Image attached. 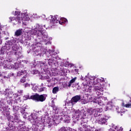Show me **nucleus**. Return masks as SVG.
I'll return each mask as SVG.
<instances>
[{"label":"nucleus","instance_id":"f03ea898","mask_svg":"<svg viewBox=\"0 0 131 131\" xmlns=\"http://www.w3.org/2000/svg\"><path fill=\"white\" fill-rule=\"evenodd\" d=\"M32 100H34V101H37V102H43V101H46V95H38L36 94L35 95L31 96Z\"/></svg>","mask_w":131,"mask_h":131},{"label":"nucleus","instance_id":"393cba45","mask_svg":"<svg viewBox=\"0 0 131 131\" xmlns=\"http://www.w3.org/2000/svg\"><path fill=\"white\" fill-rule=\"evenodd\" d=\"M45 90H46V88H40V92H42L43 91H45Z\"/></svg>","mask_w":131,"mask_h":131},{"label":"nucleus","instance_id":"a211bd4d","mask_svg":"<svg viewBox=\"0 0 131 131\" xmlns=\"http://www.w3.org/2000/svg\"><path fill=\"white\" fill-rule=\"evenodd\" d=\"M59 91V88L58 87H55L53 89V93L56 94L57 92Z\"/></svg>","mask_w":131,"mask_h":131},{"label":"nucleus","instance_id":"c85d7f7f","mask_svg":"<svg viewBox=\"0 0 131 131\" xmlns=\"http://www.w3.org/2000/svg\"><path fill=\"white\" fill-rule=\"evenodd\" d=\"M110 109V108H108V106H106L105 111H107V110H109Z\"/></svg>","mask_w":131,"mask_h":131},{"label":"nucleus","instance_id":"6ab92c4d","mask_svg":"<svg viewBox=\"0 0 131 131\" xmlns=\"http://www.w3.org/2000/svg\"><path fill=\"white\" fill-rule=\"evenodd\" d=\"M100 121H101L102 124H103L107 121V119H106V118H101Z\"/></svg>","mask_w":131,"mask_h":131},{"label":"nucleus","instance_id":"b1692460","mask_svg":"<svg viewBox=\"0 0 131 131\" xmlns=\"http://www.w3.org/2000/svg\"><path fill=\"white\" fill-rule=\"evenodd\" d=\"M25 86L26 88H28V86H30V84H29L28 83H26V84H25Z\"/></svg>","mask_w":131,"mask_h":131},{"label":"nucleus","instance_id":"473e14b6","mask_svg":"<svg viewBox=\"0 0 131 131\" xmlns=\"http://www.w3.org/2000/svg\"><path fill=\"white\" fill-rule=\"evenodd\" d=\"M42 17H43V18H44V17L46 18V15H42Z\"/></svg>","mask_w":131,"mask_h":131},{"label":"nucleus","instance_id":"7c9ffc66","mask_svg":"<svg viewBox=\"0 0 131 131\" xmlns=\"http://www.w3.org/2000/svg\"><path fill=\"white\" fill-rule=\"evenodd\" d=\"M109 131H114V129H112V128H111Z\"/></svg>","mask_w":131,"mask_h":131},{"label":"nucleus","instance_id":"39448f33","mask_svg":"<svg viewBox=\"0 0 131 131\" xmlns=\"http://www.w3.org/2000/svg\"><path fill=\"white\" fill-rule=\"evenodd\" d=\"M49 19L50 20V24L51 25H56L57 23H58V17L53 16L51 15L49 17Z\"/></svg>","mask_w":131,"mask_h":131},{"label":"nucleus","instance_id":"1a4fd4ad","mask_svg":"<svg viewBox=\"0 0 131 131\" xmlns=\"http://www.w3.org/2000/svg\"><path fill=\"white\" fill-rule=\"evenodd\" d=\"M39 32V33H41L42 38L43 41H47V44L49 43V38H48V36H47V35H43V34H42L41 33V32Z\"/></svg>","mask_w":131,"mask_h":131},{"label":"nucleus","instance_id":"4c0bfd02","mask_svg":"<svg viewBox=\"0 0 131 131\" xmlns=\"http://www.w3.org/2000/svg\"><path fill=\"white\" fill-rule=\"evenodd\" d=\"M120 112H121V113H122V112H121V111H120V112H119V113H120Z\"/></svg>","mask_w":131,"mask_h":131},{"label":"nucleus","instance_id":"cd10ccee","mask_svg":"<svg viewBox=\"0 0 131 131\" xmlns=\"http://www.w3.org/2000/svg\"><path fill=\"white\" fill-rule=\"evenodd\" d=\"M27 33H30L31 34H33V33H31V31L27 32Z\"/></svg>","mask_w":131,"mask_h":131},{"label":"nucleus","instance_id":"dca6fc26","mask_svg":"<svg viewBox=\"0 0 131 131\" xmlns=\"http://www.w3.org/2000/svg\"><path fill=\"white\" fill-rule=\"evenodd\" d=\"M63 116L66 120H69V119H70V118L69 117V115H67V113H63Z\"/></svg>","mask_w":131,"mask_h":131},{"label":"nucleus","instance_id":"4468645a","mask_svg":"<svg viewBox=\"0 0 131 131\" xmlns=\"http://www.w3.org/2000/svg\"><path fill=\"white\" fill-rule=\"evenodd\" d=\"M5 96L6 97V98H9L10 100H12V93H6L5 94Z\"/></svg>","mask_w":131,"mask_h":131},{"label":"nucleus","instance_id":"9d476101","mask_svg":"<svg viewBox=\"0 0 131 131\" xmlns=\"http://www.w3.org/2000/svg\"><path fill=\"white\" fill-rule=\"evenodd\" d=\"M21 75H25V76H26V75H27V73L24 70L18 72L17 73V76H21Z\"/></svg>","mask_w":131,"mask_h":131},{"label":"nucleus","instance_id":"e433bc0d","mask_svg":"<svg viewBox=\"0 0 131 131\" xmlns=\"http://www.w3.org/2000/svg\"><path fill=\"white\" fill-rule=\"evenodd\" d=\"M89 102H92V100L89 99Z\"/></svg>","mask_w":131,"mask_h":131},{"label":"nucleus","instance_id":"412c9836","mask_svg":"<svg viewBox=\"0 0 131 131\" xmlns=\"http://www.w3.org/2000/svg\"><path fill=\"white\" fill-rule=\"evenodd\" d=\"M87 112L89 113V115H92L94 113L93 112V111L91 109H88L87 110Z\"/></svg>","mask_w":131,"mask_h":131},{"label":"nucleus","instance_id":"ddd939ff","mask_svg":"<svg viewBox=\"0 0 131 131\" xmlns=\"http://www.w3.org/2000/svg\"><path fill=\"white\" fill-rule=\"evenodd\" d=\"M21 33H22V29L17 30L15 33V35H16V36H19V35H20Z\"/></svg>","mask_w":131,"mask_h":131},{"label":"nucleus","instance_id":"0eeeda50","mask_svg":"<svg viewBox=\"0 0 131 131\" xmlns=\"http://www.w3.org/2000/svg\"><path fill=\"white\" fill-rule=\"evenodd\" d=\"M57 21L61 25H62V24H64V23H67V22H68L67 19L60 17H57Z\"/></svg>","mask_w":131,"mask_h":131},{"label":"nucleus","instance_id":"9b49d317","mask_svg":"<svg viewBox=\"0 0 131 131\" xmlns=\"http://www.w3.org/2000/svg\"><path fill=\"white\" fill-rule=\"evenodd\" d=\"M94 89L96 91H100V92H103V91L105 90V88L102 86H100V87H99L98 86H95Z\"/></svg>","mask_w":131,"mask_h":131},{"label":"nucleus","instance_id":"aec40b11","mask_svg":"<svg viewBox=\"0 0 131 131\" xmlns=\"http://www.w3.org/2000/svg\"><path fill=\"white\" fill-rule=\"evenodd\" d=\"M26 77H27L26 76H25L24 77H23L21 80L20 81L23 83L25 82V81H26Z\"/></svg>","mask_w":131,"mask_h":131},{"label":"nucleus","instance_id":"20e7f679","mask_svg":"<svg viewBox=\"0 0 131 131\" xmlns=\"http://www.w3.org/2000/svg\"><path fill=\"white\" fill-rule=\"evenodd\" d=\"M108 100H107V98L106 97H99V98L97 99V103L98 105H100V106H103L104 105V102L105 103H107V101Z\"/></svg>","mask_w":131,"mask_h":131},{"label":"nucleus","instance_id":"2eb2a0df","mask_svg":"<svg viewBox=\"0 0 131 131\" xmlns=\"http://www.w3.org/2000/svg\"><path fill=\"white\" fill-rule=\"evenodd\" d=\"M29 99H31V96L29 97V95L28 94L24 95L23 97V100H24L25 101H26V100H28Z\"/></svg>","mask_w":131,"mask_h":131},{"label":"nucleus","instance_id":"6e6552de","mask_svg":"<svg viewBox=\"0 0 131 131\" xmlns=\"http://www.w3.org/2000/svg\"><path fill=\"white\" fill-rule=\"evenodd\" d=\"M80 100V96H76L72 99V103H77L78 101Z\"/></svg>","mask_w":131,"mask_h":131},{"label":"nucleus","instance_id":"a878e982","mask_svg":"<svg viewBox=\"0 0 131 131\" xmlns=\"http://www.w3.org/2000/svg\"><path fill=\"white\" fill-rule=\"evenodd\" d=\"M33 91H36V90H37V86H35L33 87Z\"/></svg>","mask_w":131,"mask_h":131},{"label":"nucleus","instance_id":"ea45409f","mask_svg":"<svg viewBox=\"0 0 131 131\" xmlns=\"http://www.w3.org/2000/svg\"><path fill=\"white\" fill-rule=\"evenodd\" d=\"M32 31H34V30H32Z\"/></svg>","mask_w":131,"mask_h":131},{"label":"nucleus","instance_id":"72a5a7b5","mask_svg":"<svg viewBox=\"0 0 131 131\" xmlns=\"http://www.w3.org/2000/svg\"><path fill=\"white\" fill-rule=\"evenodd\" d=\"M119 131H122V128H120V129H119Z\"/></svg>","mask_w":131,"mask_h":131},{"label":"nucleus","instance_id":"4be33fe9","mask_svg":"<svg viewBox=\"0 0 131 131\" xmlns=\"http://www.w3.org/2000/svg\"><path fill=\"white\" fill-rule=\"evenodd\" d=\"M2 28H3V26H2V25L0 24V38H2Z\"/></svg>","mask_w":131,"mask_h":131},{"label":"nucleus","instance_id":"f257e3e1","mask_svg":"<svg viewBox=\"0 0 131 131\" xmlns=\"http://www.w3.org/2000/svg\"><path fill=\"white\" fill-rule=\"evenodd\" d=\"M12 14L16 16L15 17H10L9 19L11 22L14 21V24H20L23 21H29L31 18V15L30 13H27V10H25L24 12L20 13V12L15 11L12 12Z\"/></svg>","mask_w":131,"mask_h":131},{"label":"nucleus","instance_id":"c9c22d12","mask_svg":"<svg viewBox=\"0 0 131 131\" xmlns=\"http://www.w3.org/2000/svg\"><path fill=\"white\" fill-rule=\"evenodd\" d=\"M0 44L2 45V40H0Z\"/></svg>","mask_w":131,"mask_h":131},{"label":"nucleus","instance_id":"5701e85b","mask_svg":"<svg viewBox=\"0 0 131 131\" xmlns=\"http://www.w3.org/2000/svg\"><path fill=\"white\" fill-rule=\"evenodd\" d=\"M59 131H66V129L64 127H62Z\"/></svg>","mask_w":131,"mask_h":131},{"label":"nucleus","instance_id":"423d86ee","mask_svg":"<svg viewBox=\"0 0 131 131\" xmlns=\"http://www.w3.org/2000/svg\"><path fill=\"white\" fill-rule=\"evenodd\" d=\"M86 83H85V82L83 83V84H84V86H86L85 89L86 90H88V89H89V88H90V86H91V84H92V83H93V81H91L90 78H87L86 79Z\"/></svg>","mask_w":131,"mask_h":131},{"label":"nucleus","instance_id":"f8f14e48","mask_svg":"<svg viewBox=\"0 0 131 131\" xmlns=\"http://www.w3.org/2000/svg\"><path fill=\"white\" fill-rule=\"evenodd\" d=\"M77 78V77H75V78L72 79L70 81L69 83L68 84V86L69 88H70V86H71V84H72V83H74V82H75V80H76Z\"/></svg>","mask_w":131,"mask_h":131},{"label":"nucleus","instance_id":"f704fd0d","mask_svg":"<svg viewBox=\"0 0 131 131\" xmlns=\"http://www.w3.org/2000/svg\"><path fill=\"white\" fill-rule=\"evenodd\" d=\"M43 27V29H45V28H46V25H44Z\"/></svg>","mask_w":131,"mask_h":131},{"label":"nucleus","instance_id":"f3484780","mask_svg":"<svg viewBox=\"0 0 131 131\" xmlns=\"http://www.w3.org/2000/svg\"><path fill=\"white\" fill-rule=\"evenodd\" d=\"M122 106H123L124 107H126V108H130L131 103H127V104H124V103H123Z\"/></svg>","mask_w":131,"mask_h":131},{"label":"nucleus","instance_id":"bb28decb","mask_svg":"<svg viewBox=\"0 0 131 131\" xmlns=\"http://www.w3.org/2000/svg\"><path fill=\"white\" fill-rule=\"evenodd\" d=\"M97 111L98 112H102V108H98V110H97Z\"/></svg>","mask_w":131,"mask_h":131},{"label":"nucleus","instance_id":"c756f323","mask_svg":"<svg viewBox=\"0 0 131 131\" xmlns=\"http://www.w3.org/2000/svg\"><path fill=\"white\" fill-rule=\"evenodd\" d=\"M100 80H101V81H104V78H101Z\"/></svg>","mask_w":131,"mask_h":131},{"label":"nucleus","instance_id":"58836bf2","mask_svg":"<svg viewBox=\"0 0 131 131\" xmlns=\"http://www.w3.org/2000/svg\"><path fill=\"white\" fill-rule=\"evenodd\" d=\"M45 20H47V18H45Z\"/></svg>","mask_w":131,"mask_h":131},{"label":"nucleus","instance_id":"7ed1b4c3","mask_svg":"<svg viewBox=\"0 0 131 131\" xmlns=\"http://www.w3.org/2000/svg\"><path fill=\"white\" fill-rule=\"evenodd\" d=\"M2 66H3L4 69H12V68H13V64L8 60L4 61Z\"/></svg>","mask_w":131,"mask_h":131},{"label":"nucleus","instance_id":"2f4dec72","mask_svg":"<svg viewBox=\"0 0 131 131\" xmlns=\"http://www.w3.org/2000/svg\"><path fill=\"white\" fill-rule=\"evenodd\" d=\"M96 94H97V95H100V93H99V92H97Z\"/></svg>","mask_w":131,"mask_h":131}]
</instances>
